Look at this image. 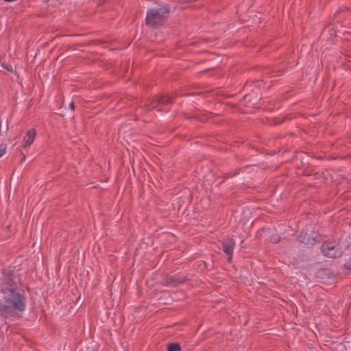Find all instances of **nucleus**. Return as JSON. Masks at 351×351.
Wrapping results in <instances>:
<instances>
[{"label":"nucleus","mask_w":351,"mask_h":351,"mask_svg":"<svg viewBox=\"0 0 351 351\" xmlns=\"http://www.w3.org/2000/svg\"><path fill=\"white\" fill-rule=\"evenodd\" d=\"M14 278L5 276L2 280L0 312L5 317H14L25 308L26 299L14 285Z\"/></svg>","instance_id":"1"},{"label":"nucleus","mask_w":351,"mask_h":351,"mask_svg":"<svg viewBox=\"0 0 351 351\" xmlns=\"http://www.w3.org/2000/svg\"><path fill=\"white\" fill-rule=\"evenodd\" d=\"M169 10L167 7L161 5L149 9L146 17L147 24L151 26L160 25L163 19L168 15Z\"/></svg>","instance_id":"2"},{"label":"nucleus","mask_w":351,"mask_h":351,"mask_svg":"<svg viewBox=\"0 0 351 351\" xmlns=\"http://www.w3.org/2000/svg\"><path fill=\"white\" fill-rule=\"evenodd\" d=\"M322 252L325 256L329 258H336L341 255V252L338 247L333 243H324L322 245Z\"/></svg>","instance_id":"3"},{"label":"nucleus","mask_w":351,"mask_h":351,"mask_svg":"<svg viewBox=\"0 0 351 351\" xmlns=\"http://www.w3.org/2000/svg\"><path fill=\"white\" fill-rule=\"evenodd\" d=\"M36 135V131L34 129L27 130L23 136L21 145L23 148L29 147L34 142Z\"/></svg>","instance_id":"4"},{"label":"nucleus","mask_w":351,"mask_h":351,"mask_svg":"<svg viewBox=\"0 0 351 351\" xmlns=\"http://www.w3.org/2000/svg\"><path fill=\"white\" fill-rule=\"evenodd\" d=\"M234 245L235 242L232 239H228L222 243L223 250L228 256V261H230L232 258Z\"/></svg>","instance_id":"5"},{"label":"nucleus","mask_w":351,"mask_h":351,"mask_svg":"<svg viewBox=\"0 0 351 351\" xmlns=\"http://www.w3.org/2000/svg\"><path fill=\"white\" fill-rule=\"evenodd\" d=\"M298 239L300 242L305 244L313 245L315 243V238L310 236L307 232H301Z\"/></svg>","instance_id":"6"},{"label":"nucleus","mask_w":351,"mask_h":351,"mask_svg":"<svg viewBox=\"0 0 351 351\" xmlns=\"http://www.w3.org/2000/svg\"><path fill=\"white\" fill-rule=\"evenodd\" d=\"M167 351H181V348L178 343H171L168 346Z\"/></svg>","instance_id":"7"},{"label":"nucleus","mask_w":351,"mask_h":351,"mask_svg":"<svg viewBox=\"0 0 351 351\" xmlns=\"http://www.w3.org/2000/svg\"><path fill=\"white\" fill-rule=\"evenodd\" d=\"M6 152V146L4 145H0V158L2 157Z\"/></svg>","instance_id":"8"},{"label":"nucleus","mask_w":351,"mask_h":351,"mask_svg":"<svg viewBox=\"0 0 351 351\" xmlns=\"http://www.w3.org/2000/svg\"><path fill=\"white\" fill-rule=\"evenodd\" d=\"M280 240V238L278 237H274L270 239L271 242L276 243H278Z\"/></svg>","instance_id":"9"},{"label":"nucleus","mask_w":351,"mask_h":351,"mask_svg":"<svg viewBox=\"0 0 351 351\" xmlns=\"http://www.w3.org/2000/svg\"><path fill=\"white\" fill-rule=\"evenodd\" d=\"M69 108L71 110L74 109V104L73 102H71L69 106Z\"/></svg>","instance_id":"10"}]
</instances>
